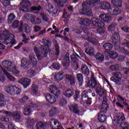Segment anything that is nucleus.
I'll use <instances>...</instances> for the list:
<instances>
[{"instance_id": "11", "label": "nucleus", "mask_w": 129, "mask_h": 129, "mask_svg": "<svg viewBox=\"0 0 129 129\" xmlns=\"http://www.w3.org/2000/svg\"><path fill=\"white\" fill-rule=\"evenodd\" d=\"M91 21L94 27H104L103 22L96 18H92Z\"/></svg>"}, {"instance_id": "35", "label": "nucleus", "mask_w": 129, "mask_h": 129, "mask_svg": "<svg viewBox=\"0 0 129 129\" xmlns=\"http://www.w3.org/2000/svg\"><path fill=\"white\" fill-rule=\"evenodd\" d=\"M77 79L79 83L80 86H81L83 84V75L82 74H78L77 75Z\"/></svg>"}, {"instance_id": "3", "label": "nucleus", "mask_w": 129, "mask_h": 129, "mask_svg": "<svg viewBox=\"0 0 129 129\" xmlns=\"http://www.w3.org/2000/svg\"><path fill=\"white\" fill-rule=\"evenodd\" d=\"M95 96V93H92L91 90H88V91L84 90L82 93L81 99L84 103L86 104H91L92 99Z\"/></svg>"}, {"instance_id": "45", "label": "nucleus", "mask_w": 129, "mask_h": 129, "mask_svg": "<svg viewBox=\"0 0 129 129\" xmlns=\"http://www.w3.org/2000/svg\"><path fill=\"white\" fill-rule=\"evenodd\" d=\"M15 19H16L15 14L11 13L8 16V24H12Z\"/></svg>"}, {"instance_id": "64", "label": "nucleus", "mask_w": 129, "mask_h": 129, "mask_svg": "<svg viewBox=\"0 0 129 129\" xmlns=\"http://www.w3.org/2000/svg\"><path fill=\"white\" fill-rule=\"evenodd\" d=\"M23 28L25 30V33H30V27H29V25L28 24H23Z\"/></svg>"}, {"instance_id": "37", "label": "nucleus", "mask_w": 129, "mask_h": 129, "mask_svg": "<svg viewBox=\"0 0 129 129\" xmlns=\"http://www.w3.org/2000/svg\"><path fill=\"white\" fill-rule=\"evenodd\" d=\"M103 48L105 49L106 51H110V50L113 48V45L110 43H106L103 44Z\"/></svg>"}, {"instance_id": "36", "label": "nucleus", "mask_w": 129, "mask_h": 129, "mask_svg": "<svg viewBox=\"0 0 129 129\" xmlns=\"http://www.w3.org/2000/svg\"><path fill=\"white\" fill-rule=\"evenodd\" d=\"M121 67V66L119 64H113L110 66V69L112 71H118Z\"/></svg>"}, {"instance_id": "47", "label": "nucleus", "mask_w": 129, "mask_h": 129, "mask_svg": "<svg viewBox=\"0 0 129 129\" xmlns=\"http://www.w3.org/2000/svg\"><path fill=\"white\" fill-rule=\"evenodd\" d=\"M86 53L90 56H93L95 54V51H94V48L91 47L89 50L86 49L85 51Z\"/></svg>"}, {"instance_id": "21", "label": "nucleus", "mask_w": 129, "mask_h": 129, "mask_svg": "<svg viewBox=\"0 0 129 129\" xmlns=\"http://www.w3.org/2000/svg\"><path fill=\"white\" fill-rule=\"evenodd\" d=\"M19 82L22 84L24 88H27L31 83V79L27 78H22Z\"/></svg>"}, {"instance_id": "30", "label": "nucleus", "mask_w": 129, "mask_h": 129, "mask_svg": "<svg viewBox=\"0 0 129 129\" xmlns=\"http://www.w3.org/2000/svg\"><path fill=\"white\" fill-rule=\"evenodd\" d=\"M101 8L103 10H108V13L109 12V9H111L110 7V4L107 2H103L101 4Z\"/></svg>"}, {"instance_id": "33", "label": "nucleus", "mask_w": 129, "mask_h": 129, "mask_svg": "<svg viewBox=\"0 0 129 129\" xmlns=\"http://www.w3.org/2000/svg\"><path fill=\"white\" fill-rule=\"evenodd\" d=\"M37 129H46L47 128V124L43 122H38L36 124Z\"/></svg>"}, {"instance_id": "13", "label": "nucleus", "mask_w": 129, "mask_h": 129, "mask_svg": "<svg viewBox=\"0 0 129 129\" xmlns=\"http://www.w3.org/2000/svg\"><path fill=\"white\" fill-rule=\"evenodd\" d=\"M69 109L74 113L76 114H79L80 113V110L78 107V105L77 104H71L69 106Z\"/></svg>"}, {"instance_id": "1", "label": "nucleus", "mask_w": 129, "mask_h": 129, "mask_svg": "<svg viewBox=\"0 0 129 129\" xmlns=\"http://www.w3.org/2000/svg\"><path fill=\"white\" fill-rule=\"evenodd\" d=\"M0 37L1 40H3L5 45H9V44L15 45L17 43V41L15 39V35L10 33L8 30L4 31L3 33L0 35Z\"/></svg>"}, {"instance_id": "25", "label": "nucleus", "mask_w": 129, "mask_h": 129, "mask_svg": "<svg viewBox=\"0 0 129 129\" xmlns=\"http://www.w3.org/2000/svg\"><path fill=\"white\" fill-rule=\"evenodd\" d=\"M31 22L32 24H35V25H40V24H41V19L36 18V16L34 15H31Z\"/></svg>"}, {"instance_id": "2", "label": "nucleus", "mask_w": 129, "mask_h": 129, "mask_svg": "<svg viewBox=\"0 0 129 129\" xmlns=\"http://www.w3.org/2000/svg\"><path fill=\"white\" fill-rule=\"evenodd\" d=\"M43 41L42 43L43 45L40 46V49L42 51L41 52H39L36 54L38 60H42L43 58L47 57V53H48V51L50 50V47L48 44V43H50V41L48 39H43Z\"/></svg>"}, {"instance_id": "52", "label": "nucleus", "mask_w": 129, "mask_h": 129, "mask_svg": "<svg viewBox=\"0 0 129 129\" xmlns=\"http://www.w3.org/2000/svg\"><path fill=\"white\" fill-rule=\"evenodd\" d=\"M57 100L58 101H59V104H60V105L61 106L64 105V104H67V101L66 100V99H64L62 97L59 98V99H57Z\"/></svg>"}, {"instance_id": "22", "label": "nucleus", "mask_w": 129, "mask_h": 129, "mask_svg": "<svg viewBox=\"0 0 129 129\" xmlns=\"http://www.w3.org/2000/svg\"><path fill=\"white\" fill-rule=\"evenodd\" d=\"M74 89L72 87L67 89L63 93V94L64 96H66V97H71V96H73V95H74Z\"/></svg>"}, {"instance_id": "53", "label": "nucleus", "mask_w": 129, "mask_h": 129, "mask_svg": "<svg viewBox=\"0 0 129 129\" xmlns=\"http://www.w3.org/2000/svg\"><path fill=\"white\" fill-rule=\"evenodd\" d=\"M31 112H32V110L28 107H25L23 110V113L25 115H28V114H30Z\"/></svg>"}, {"instance_id": "14", "label": "nucleus", "mask_w": 129, "mask_h": 129, "mask_svg": "<svg viewBox=\"0 0 129 129\" xmlns=\"http://www.w3.org/2000/svg\"><path fill=\"white\" fill-rule=\"evenodd\" d=\"M70 64V56L69 53L67 52L62 59V65L64 67H68Z\"/></svg>"}, {"instance_id": "4", "label": "nucleus", "mask_w": 129, "mask_h": 129, "mask_svg": "<svg viewBox=\"0 0 129 129\" xmlns=\"http://www.w3.org/2000/svg\"><path fill=\"white\" fill-rule=\"evenodd\" d=\"M123 120H125V117H124V115L122 113H119L117 111L115 112L114 119L113 120V123L115 126L120 125L121 121Z\"/></svg>"}, {"instance_id": "31", "label": "nucleus", "mask_w": 129, "mask_h": 129, "mask_svg": "<svg viewBox=\"0 0 129 129\" xmlns=\"http://www.w3.org/2000/svg\"><path fill=\"white\" fill-rule=\"evenodd\" d=\"M82 72L85 75H89V69L86 64H82L81 67Z\"/></svg>"}, {"instance_id": "15", "label": "nucleus", "mask_w": 129, "mask_h": 129, "mask_svg": "<svg viewBox=\"0 0 129 129\" xmlns=\"http://www.w3.org/2000/svg\"><path fill=\"white\" fill-rule=\"evenodd\" d=\"M21 68H23V69H29L30 68V64L28 63V59L23 57L21 59Z\"/></svg>"}, {"instance_id": "58", "label": "nucleus", "mask_w": 129, "mask_h": 129, "mask_svg": "<svg viewBox=\"0 0 129 129\" xmlns=\"http://www.w3.org/2000/svg\"><path fill=\"white\" fill-rule=\"evenodd\" d=\"M0 112H3L4 114H6L7 116H12L14 113H12L11 111H6L5 110H3L1 111Z\"/></svg>"}, {"instance_id": "57", "label": "nucleus", "mask_w": 129, "mask_h": 129, "mask_svg": "<svg viewBox=\"0 0 129 129\" xmlns=\"http://www.w3.org/2000/svg\"><path fill=\"white\" fill-rule=\"evenodd\" d=\"M120 126H121L122 127H125L126 128H129V124L127 122H124V120H123L121 122V123L120 124Z\"/></svg>"}, {"instance_id": "38", "label": "nucleus", "mask_w": 129, "mask_h": 129, "mask_svg": "<svg viewBox=\"0 0 129 129\" xmlns=\"http://www.w3.org/2000/svg\"><path fill=\"white\" fill-rule=\"evenodd\" d=\"M108 107V105H107V104L102 103L101 106L100 112L105 113L107 111Z\"/></svg>"}, {"instance_id": "41", "label": "nucleus", "mask_w": 129, "mask_h": 129, "mask_svg": "<svg viewBox=\"0 0 129 129\" xmlns=\"http://www.w3.org/2000/svg\"><path fill=\"white\" fill-rule=\"evenodd\" d=\"M109 57L111 59H116L118 57V54L115 51H110L109 52Z\"/></svg>"}, {"instance_id": "42", "label": "nucleus", "mask_w": 129, "mask_h": 129, "mask_svg": "<svg viewBox=\"0 0 129 129\" xmlns=\"http://www.w3.org/2000/svg\"><path fill=\"white\" fill-rule=\"evenodd\" d=\"M97 61H99V62H102L104 60V55L102 53H98L95 56Z\"/></svg>"}, {"instance_id": "24", "label": "nucleus", "mask_w": 129, "mask_h": 129, "mask_svg": "<svg viewBox=\"0 0 129 129\" xmlns=\"http://www.w3.org/2000/svg\"><path fill=\"white\" fill-rule=\"evenodd\" d=\"M12 26L15 28H18L20 32L23 31V23L19 22L18 20H15L12 24Z\"/></svg>"}, {"instance_id": "10", "label": "nucleus", "mask_w": 129, "mask_h": 129, "mask_svg": "<svg viewBox=\"0 0 129 129\" xmlns=\"http://www.w3.org/2000/svg\"><path fill=\"white\" fill-rule=\"evenodd\" d=\"M65 78L68 81V82L70 83V85H72V86H75V77L74 76L71 75V74H66L65 75Z\"/></svg>"}, {"instance_id": "29", "label": "nucleus", "mask_w": 129, "mask_h": 129, "mask_svg": "<svg viewBox=\"0 0 129 129\" xmlns=\"http://www.w3.org/2000/svg\"><path fill=\"white\" fill-rule=\"evenodd\" d=\"M12 117L15 121H19L21 119V112L15 111L12 115Z\"/></svg>"}, {"instance_id": "7", "label": "nucleus", "mask_w": 129, "mask_h": 129, "mask_svg": "<svg viewBox=\"0 0 129 129\" xmlns=\"http://www.w3.org/2000/svg\"><path fill=\"white\" fill-rule=\"evenodd\" d=\"M110 80L115 82L116 84L118 85H120L121 84V82L120 80H121V73L116 72L113 74V77L110 78Z\"/></svg>"}, {"instance_id": "63", "label": "nucleus", "mask_w": 129, "mask_h": 129, "mask_svg": "<svg viewBox=\"0 0 129 129\" xmlns=\"http://www.w3.org/2000/svg\"><path fill=\"white\" fill-rule=\"evenodd\" d=\"M53 94L55 95V96H56L57 99H59V98H61V97H62V94H61V92L60 91H56Z\"/></svg>"}, {"instance_id": "56", "label": "nucleus", "mask_w": 129, "mask_h": 129, "mask_svg": "<svg viewBox=\"0 0 129 129\" xmlns=\"http://www.w3.org/2000/svg\"><path fill=\"white\" fill-rule=\"evenodd\" d=\"M41 16L43 21H44L45 22H48V21H49V16L47 15V14L41 13Z\"/></svg>"}, {"instance_id": "51", "label": "nucleus", "mask_w": 129, "mask_h": 129, "mask_svg": "<svg viewBox=\"0 0 129 129\" xmlns=\"http://www.w3.org/2000/svg\"><path fill=\"white\" fill-rule=\"evenodd\" d=\"M32 92L35 95H37L39 92V90H38V87L35 85H32Z\"/></svg>"}, {"instance_id": "43", "label": "nucleus", "mask_w": 129, "mask_h": 129, "mask_svg": "<svg viewBox=\"0 0 129 129\" xmlns=\"http://www.w3.org/2000/svg\"><path fill=\"white\" fill-rule=\"evenodd\" d=\"M99 3H100V0H90L88 4L90 7H94V6L98 5Z\"/></svg>"}, {"instance_id": "61", "label": "nucleus", "mask_w": 129, "mask_h": 129, "mask_svg": "<svg viewBox=\"0 0 129 129\" xmlns=\"http://www.w3.org/2000/svg\"><path fill=\"white\" fill-rule=\"evenodd\" d=\"M120 51L121 52V53H123V54H124V55H125V56H128L129 55L128 50H127V49H125V48L123 47H122L120 49Z\"/></svg>"}, {"instance_id": "49", "label": "nucleus", "mask_w": 129, "mask_h": 129, "mask_svg": "<svg viewBox=\"0 0 129 129\" xmlns=\"http://www.w3.org/2000/svg\"><path fill=\"white\" fill-rule=\"evenodd\" d=\"M58 90V88L56 87V86L53 85L49 87V90L50 91L51 93H53V94H54L56 91Z\"/></svg>"}, {"instance_id": "39", "label": "nucleus", "mask_w": 129, "mask_h": 129, "mask_svg": "<svg viewBox=\"0 0 129 129\" xmlns=\"http://www.w3.org/2000/svg\"><path fill=\"white\" fill-rule=\"evenodd\" d=\"M101 20L106 22H108L110 21V17L106 14H101L100 16Z\"/></svg>"}, {"instance_id": "12", "label": "nucleus", "mask_w": 129, "mask_h": 129, "mask_svg": "<svg viewBox=\"0 0 129 129\" xmlns=\"http://www.w3.org/2000/svg\"><path fill=\"white\" fill-rule=\"evenodd\" d=\"M120 37L117 32H115L112 36V43H114L115 46H117L119 44Z\"/></svg>"}, {"instance_id": "18", "label": "nucleus", "mask_w": 129, "mask_h": 129, "mask_svg": "<svg viewBox=\"0 0 129 129\" xmlns=\"http://www.w3.org/2000/svg\"><path fill=\"white\" fill-rule=\"evenodd\" d=\"M49 122H50L49 124L50 125V128L51 129L57 128V127L59 126V125L60 124L58 120L54 118H52L51 119H50L49 121Z\"/></svg>"}, {"instance_id": "27", "label": "nucleus", "mask_w": 129, "mask_h": 129, "mask_svg": "<svg viewBox=\"0 0 129 129\" xmlns=\"http://www.w3.org/2000/svg\"><path fill=\"white\" fill-rule=\"evenodd\" d=\"M8 71L12 72L13 75H19L20 74V70L16 66L14 67L12 66L10 69H8Z\"/></svg>"}, {"instance_id": "8", "label": "nucleus", "mask_w": 129, "mask_h": 129, "mask_svg": "<svg viewBox=\"0 0 129 129\" xmlns=\"http://www.w3.org/2000/svg\"><path fill=\"white\" fill-rule=\"evenodd\" d=\"M99 85H100V84H97V82H96V80L94 77V75L92 74L91 79L89 81L87 84V86L91 87V88H96L97 87H98Z\"/></svg>"}, {"instance_id": "32", "label": "nucleus", "mask_w": 129, "mask_h": 129, "mask_svg": "<svg viewBox=\"0 0 129 129\" xmlns=\"http://www.w3.org/2000/svg\"><path fill=\"white\" fill-rule=\"evenodd\" d=\"M58 113V109L55 107L51 108L49 112V116L50 117H54L55 115H57Z\"/></svg>"}, {"instance_id": "44", "label": "nucleus", "mask_w": 129, "mask_h": 129, "mask_svg": "<svg viewBox=\"0 0 129 129\" xmlns=\"http://www.w3.org/2000/svg\"><path fill=\"white\" fill-rule=\"evenodd\" d=\"M112 4L115 6V7H121L122 2L121 0H112Z\"/></svg>"}, {"instance_id": "60", "label": "nucleus", "mask_w": 129, "mask_h": 129, "mask_svg": "<svg viewBox=\"0 0 129 129\" xmlns=\"http://www.w3.org/2000/svg\"><path fill=\"white\" fill-rule=\"evenodd\" d=\"M116 26H117V24L115 23H113L111 24L108 27V31H111L112 30V29H115V28L116 27Z\"/></svg>"}, {"instance_id": "9", "label": "nucleus", "mask_w": 129, "mask_h": 129, "mask_svg": "<svg viewBox=\"0 0 129 129\" xmlns=\"http://www.w3.org/2000/svg\"><path fill=\"white\" fill-rule=\"evenodd\" d=\"M109 11L108 14L111 16H118V15L121 14V11L116 6H114V8L110 9Z\"/></svg>"}, {"instance_id": "5", "label": "nucleus", "mask_w": 129, "mask_h": 129, "mask_svg": "<svg viewBox=\"0 0 129 129\" xmlns=\"http://www.w3.org/2000/svg\"><path fill=\"white\" fill-rule=\"evenodd\" d=\"M30 7H32V3L28 0H23L20 3V7L19 8V10L24 13H27L29 12V8Z\"/></svg>"}, {"instance_id": "46", "label": "nucleus", "mask_w": 129, "mask_h": 129, "mask_svg": "<svg viewBox=\"0 0 129 129\" xmlns=\"http://www.w3.org/2000/svg\"><path fill=\"white\" fill-rule=\"evenodd\" d=\"M6 105V101H5V95L0 93V106H4Z\"/></svg>"}, {"instance_id": "28", "label": "nucleus", "mask_w": 129, "mask_h": 129, "mask_svg": "<svg viewBox=\"0 0 129 129\" xmlns=\"http://www.w3.org/2000/svg\"><path fill=\"white\" fill-rule=\"evenodd\" d=\"M98 119L100 122H105L106 121V115L104 113H99L98 115Z\"/></svg>"}, {"instance_id": "62", "label": "nucleus", "mask_w": 129, "mask_h": 129, "mask_svg": "<svg viewBox=\"0 0 129 129\" xmlns=\"http://www.w3.org/2000/svg\"><path fill=\"white\" fill-rule=\"evenodd\" d=\"M99 28H98L97 32L99 34H103L105 31L104 30V26H99Z\"/></svg>"}, {"instance_id": "23", "label": "nucleus", "mask_w": 129, "mask_h": 129, "mask_svg": "<svg viewBox=\"0 0 129 129\" xmlns=\"http://www.w3.org/2000/svg\"><path fill=\"white\" fill-rule=\"evenodd\" d=\"M1 70H2V71H3V72H4V73L7 76V77L8 79H9V80H10V81H13V82H15V81H16V78H15V77L11 75L10 74H9V73L8 72H7V71L6 70H5V69H4L3 68H1Z\"/></svg>"}, {"instance_id": "17", "label": "nucleus", "mask_w": 129, "mask_h": 129, "mask_svg": "<svg viewBox=\"0 0 129 129\" xmlns=\"http://www.w3.org/2000/svg\"><path fill=\"white\" fill-rule=\"evenodd\" d=\"M45 97L46 98L47 101H48L50 104H53V103H55L57 100H56V98L50 93L46 94L45 95Z\"/></svg>"}, {"instance_id": "55", "label": "nucleus", "mask_w": 129, "mask_h": 129, "mask_svg": "<svg viewBox=\"0 0 129 129\" xmlns=\"http://www.w3.org/2000/svg\"><path fill=\"white\" fill-rule=\"evenodd\" d=\"M79 57L78 55L73 54L71 56V59L73 62L76 63L78 61Z\"/></svg>"}, {"instance_id": "48", "label": "nucleus", "mask_w": 129, "mask_h": 129, "mask_svg": "<svg viewBox=\"0 0 129 129\" xmlns=\"http://www.w3.org/2000/svg\"><path fill=\"white\" fill-rule=\"evenodd\" d=\"M36 75V72L34 70H29L27 72V76L28 77H34Z\"/></svg>"}, {"instance_id": "34", "label": "nucleus", "mask_w": 129, "mask_h": 129, "mask_svg": "<svg viewBox=\"0 0 129 129\" xmlns=\"http://www.w3.org/2000/svg\"><path fill=\"white\" fill-rule=\"evenodd\" d=\"M27 123L28 127L30 129L33 128V125H34V119L29 117L27 120Z\"/></svg>"}, {"instance_id": "26", "label": "nucleus", "mask_w": 129, "mask_h": 129, "mask_svg": "<svg viewBox=\"0 0 129 129\" xmlns=\"http://www.w3.org/2000/svg\"><path fill=\"white\" fill-rule=\"evenodd\" d=\"M63 74L64 73L62 72L56 73L54 76V80L55 81H61V80H63V79H64V77H63Z\"/></svg>"}, {"instance_id": "40", "label": "nucleus", "mask_w": 129, "mask_h": 129, "mask_svg": "<svg viewBox=\"0 0 129 129\" xmlns=\"http://www.w3.org/2000/svg\"><path fill=\"white\" fill-rule=\"evenodd\" d=\"M29 59L31 60L33 65H37V59L35 58V54L34 53H31L29 55Z\"/></svg>"}, {"instance_id": "6", "label": "nucleus", "mask_w": 129, "mask_h": 129, "mask_svg": "<svg viewBox=\"0 0 129 129\" xmlns=\"http://www.w3.org/2000/svg\"><path fill=\"white\" fill-rule=\"evenodd\" d=\"M82 6L83 9L82 14H83V15H85V16H88V17H91V16H92V11L88 8V6H90V5L86 2L83 3Z\"/></svg>"}, {"instance_id": "54", "label": "nucleus", "mask_w": 129, "mask_h": 129, "mask_svg": "<svg viewBox=\"0 0 129 129\" xmlns=\"http://www.w3.org/2000/svg\"><path fill=\"white\" fill-rule=\"evenodd\" d=\"M67 1L68 0H59L56 2V3L58 7H64V4H66Z\"/></svg>"}, {"instance_id": "20", "label": "nucleus", "mask_w": 129, "mask_h": 129, "mask_svg": "<svg viewBox=\"0 0 129 129\" xmlns=\"http://www.w3.org/2000/svg\"><path fill=\"white\" fill-rule=\"evenodd\" d=\"M96 91L100 96H106V92L105 91L100 85L96 88Z\"/></svg>"}, {"instance_id": "16", "label": "nucleus", "mask_w": 129, "mask_h": 129, "mask_svg": "<svg viewBox=\"0 0 129 129\" xmlns=\"http://www.w3.org/2000/svg\"><path fill=\"white\" fill-rule=\"evenodd\" d=\"M2 64L4 67H2V68H3L5 70H7V71H9V69L12 68L13 65V63H12V62L7 60H3L2 62Z\"/></svg>"}, {"instance_id": "19", "label": "nucleus", "mask_w": 129, "mask_h": 129, "mask_svg": "<svg viewBox=\"0 0 129 129\" xmlns=\"http://www.w3.org/2000/svg\"><path fill=\"white\" fill-rule=\"evenodd\" d=\"M79 23L80 25H84V26H90L91 21L88 18H79Z\"/></svg>"}, {"instance_id": "59", "label": "nucleus", "mask_w": 129, "mask_h": 129, "mask_svg": "<svg viewBox=\"0 0 129 129\" xmlns=\"http://www.w3.org/2000/svg\"><path fill=\"white\" fill-rule=\"evenodd\" d=\"M1 2L5 7H8L11 5V0H1Z\"/></svg>"}, {"instance_id": "50", "label": "nucleus", "mask_w": 129, "mask_h": 129, "mask_svg": "<svg viewBox=\"0 0 129 129\" xmlns=\"http://www.w3.org/2000/svg\"><path fill=\"white\" fill-rule=\"evenodd\" d=\"M51 67L54 68L55 70H59L60 69V64L58 61H56L52 63Z\"/></svg>"}]
</instances>
